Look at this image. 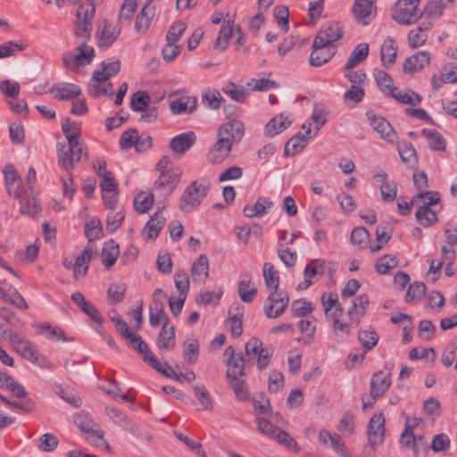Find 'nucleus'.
<instances>
[{"label":"nucleus","mask_w":457,"mask_h":457,"mask_svg":"<svg viewBox=\"0 0 457 457\" xmlns=\"http://www.w3.org/2000/svg\"><path fill=\"white\" fill-rule=\"evenodd\" d=\"M202 102L207 108L211 110H218L225 100L221 96L220 93L214 89L204 94Z\"/></svg>","instance_id":"obj_54"},{"label":"nucleus","mask_w":457,"mask_h":457,"mask_svg":"<svg viewBox=\"0 0 457 457\" xmlns=\"http://www.w3.org/2000/svg\"><path fill=\"white\" fill-rule=\"evenodd\" d=\"M415 218L420 225L428 228L438 221L437 215L435 211H420L417 210Z\"/></svg>","instance_id":"obj_64"},{"label":"nucleus","mask_w":457,"mask_h":457,"mask_svg":"<svg viewBox=\"0 0 457 457\" xmlns=\"http://www.w3.org/2000/svg\"><path fill=\"white\" fill-rule=\"evenodd\" d=\"M245 134V124L233 119L223 123L218 129V139L209 152L207 159L211 163L221 162L230 153L233 145L237 144Z\"/></svg>","instance_id":"obj_1"},{"label":"nucleus","mask_w":457,"mask_h":457,"mask_svg":"<svg viewBox=\"0 0 457 457\" xmlns=\"http://www.w3.org/2000/svg\"><path fill=\"white\" fill-rule=\"evenodd\" d=\"M366 116L374 129L382 138L388 143H395L397 138V134L391 124L382 116L376 115L373 112L369 111Z\"/></svg>","instance_id":"obj_11"},{"label":"nucleus","mask_w":457,"mask_h":457,"mask_svg":"<svg viewBox=\"0 0 457 457\" xmlns=\"http://www.w3.org/2000/svg\"><path fill=\"white\" fill-rule=\"evenodd\" d=\"M165 328V326H162L157 337V345L160 349L169 351L175 346L176 328L175 327H170L169 328Z\"/></svg>","instance_id":"obj_33"},{"label":"nucleus","mask_w":457,"mask_h":457,"mask_svg":"<svg viewBox=\"0 0 457 457\" xmlns=\"http://www.w3.org/2000/svg\"><path fill=\"white\" fill-rule=\"evenodd\" d=\"M397 55V48L395 46V40L387 37L380 48V57L383 66L386 69L391 68L396 60Z\"/></svg>","instance_id":"obj_31"},{"label":"nucleus","mask_w":457,"mask_h":457,"mask_svg":"<svg viewBox=\"0 0 457 457\" xmlns=\"http://www.w3.org/2000/svg\"><path fill=\"white\" fill-rule=\"evenodd\" d=\"M49 92L53 94L54 99L60 101L74 100L81 95L80 87L71 83L54 85Z\"/></svg>","instance_id":"obj_20"},{"label":"nucleus","mask_w":457,"mask_h":457,"mask_svg":"<svg viewBox=\"0 0 457 457\" xmlns=\"http://www.w3.org/2000/svg\"><path fill=\"white\" fill-rule=\"evenodd\" d=\"M96 13V6L92 2L80 4L78 7L75 21V36L87 42L91 37L92 21Z\"/></svg>","instance_id":"obj_4"},{"label":"nucleus","mask_w":457,"mask_h":457,"mask_svg":"<svg viewBox=\"0 0 457 457\" xmlns=\"http://www.w3.org/2000/svg\"><path fill=\"white\" fill-rule=\"evenodd\" d=\"M389 96L395 99L401 104L410 105H417L422 100V97L412 90H410L405 93H395V91H393V93L390 94Z\"/></svg>","instance_id":"obj_57"},{"label":"nucleus","mask_w":457,"mask_h":457,"mask_svg":"<svg viewBox=\"0 0 457 457\" xmlns=\"http://www.w3.org/2000/svg\"><path fill=\"white\" fill-rule=\"evenodd\" d=\"M106 415L118 426L123 429L134 434L135 436H142L144 433L140 426L132 421L126 414L116 408L106 407Z\"/></svg>","instance_id":"obj_16"},{"label":"nucleus","mask_w":457,"mask_h":457,"mask_svg":"<svg viewBox=\"0 0 457 457\" xmlns=\"http://www.w3.org/2000/svg\"><path fill=\"white\" fill-rule=\"evenodd\" d=\"M421 134L428 140L431 150L436 152L445 150L446 141L438 131L423 129Z\"/></svg>","instance_id":"obj_42"},{"label":"nucleus","mask_w":457,"mask_h":457,"mask_svg":"<svg viewBox=\"0 0 457 457\" xmlns=\"http://www.w3.org/2000/svg\"><path fill=\"white\" fill-rule=\"evenodd\" d=\"M397 264L396 255L386 254L377 261L375 270L378 274L384 275L388 273L391 269L396 267Z\"/></svg>","instance_id":"obj_51"},{"label":"nucleus","mask_w":457,"mask_h":457,"mask_svg":"<svg viewBox=\"0 0 457 457\" xmlns=\"http://www.w3.org/2000/svg\"><path fill=\"white\" fill-rule=\"evenodd\" d=\"M197 108L195 96H185L170 103V109L173 114H190Z\"/></svg>","instance_id":"obj_29"},{"label":"nucleus","mask_w":457,"mask_h":457,"mask_svg":"<svg viewBox=\"0 0 457 457\" xmlns=\"http://www.w3.org/2000/svg\"><path fill=\"white\" fill-rule=\"evenodd\" d=\"M120 254L119 245L114 240H109L104 244L102 250L103 263L106 269L111 268Z\"/></svg>","instance_id":"obj_34"},{"label":"nucleus","mask_w":457,"mask_h":457,"mask_svg":"<svg viewBox=\"0 0 457 457\" xmlns=\"http://www.w3.org/2000/svg\"><path fill=\"white\" fill-rule=\"evenodd\" d=\"M430 62V55L428 52H419L408 57L403 63V71L408 73L422 70Z\"/></svg>","instance_id":"obj_30"},{"label":"nucleus","mask_w":457,"mask_h":457,"mask_svg":"<svg viewBox=\"0 0 457 457\" xmlns=\"http://www.w3.org/2000/svg\"><path fill=\"white\" fill-rule=\"evenodd\" d=\"M62 129L68 141V145L74 146L80 140V127L78 123L65 119L62 122Z\"/></svg>","instance_id":"obj_40"},{"label":"nucleus","mask_w":457,"mask_h":457,"mask_svg":"<svg viewBox=\"0 0 457 457\" xmlns=\"http://www.w3.org/2000/svg\"><path fill=\"white\" fill-rule=\"evenodd\" d=\"M154 15L155 6L150 4L149 1L145 3L142 10L136 17L135 29L140 34H145L148 30Z\"/></svg>","instance_id":"obj_22"},{"label":"nucleus","mask_w":457,"mask_h":457,"mask_svg":"<svg viewBox=\"0 0 457 457\" xmlns=\"http://www.w3.org/2000/svg\"><path fill=\"white\" fill-rule=\"evenodd\" d=\"M263 278L266 287L273 289L268 297V303L264 307V312L268 318L275 319L279 317L285 312L289 303V297L287 293L278 290L279 277L272 263L264 262Z\"/></svg>","instance_id":"obj_2"},{"label":"nucleus","mask_w":457,"mask_h":457,"mask_svg":"<svg viewBox=\"0 0 457 457\" xmlns=\"http://www.w3.org/2000/svg\"><path fill=\"white\" fill-rule=\"evenodd\" d=\"M82 156L88 159L87 148L80 140L76 145H69L67 149L63 143L57 144V162L64 170L71 171L74 168L73 162H79Z\"/></svg>","instance_id":"obj_5"},{"label":"nucleus","mask_w":457,"mask_h":457,"mask_svg":"<svg viewBox=\"0 0 457 457\" xmlns=\"http://www.w3.org/2000/svg\"><path fill=\"white\" fill-rule=\"evenodd\" d=\"M187 29L185 22L178 21L174 22L166 34V40L169 45L176 44Z\"/></svg>","instance_id":"obj_61"},{"label":"nucleus","mask_w":457,"mask_h":457,"mask_svg":"<svg viewBox=\"0 0 457 457\" xmlns=\"http://www.w3.org/2000/svg\"><path fill=\"white\" fill-rule=\"evenodd\" d=\"M358 340L366 351L373 349L378 341V335L373 329H363L358 333Z\"/></svg>","instance_id":"obj_49"},{"label":"nucleus","mask_w":457,"mask_h":457,"mask_svg":"<svg viewBox=\"0 0 457 457\" xmlns=\"http://www.w3.org/2000/svg\"><path fill=\"white\" fill-rule=\"evenodd\" d=\"M196 136L193 131L179 134L171 138L170 147L175 155L181 156L195 143Z\"/></svg>","instance_id":"obj_18"},{"label":"nucleus","mask_w":457,"mask_h":457,"mask_svg":"<svg viewBox=\"0 0 457 457\" xmlns=\"http://www.w3.org/2000/svg\"><path fill=\"white\" fill-rule=\"evenodd\" d=\"M385 418L381 412L374 413L368 424V444L364 446V453L374 457L376 449L382 445L385 437Z\"/></svg>","instance_id":"obj_6"},{"label":"nucleus","mask_w":457,"mask_h":457,"mask_svg":"<svg viewBox=\"0 0 457 457\" xmlns=\"http://www.w3.org/2000/svg\"><path fill=\"white\" fill-rule=\"evenodd\" d=\"M398 152L402 162L409 166H412L417 162V154L413 145L407 142H402L398 146Z\"/></svg>","instance_id":"obj_47"},{"label":"nucleus","mask_w":457,"mask_h":457,"mask_svg":"<svg viewBox=\"0 0 457 457\" xmlns=\"http://www.w3.org/2000/svg\"><path fill=\"white\" fill-rule=\"evenodd\" d=\"M27 45L22 41H8L0 46V59L13 56L16 52L23 51Z\"/></svg>","instance_id":"obj_60"},{"label":"nucleus","mask_w":457,"mask_h":457,"mask_svg":"<svg viewBox=\"0 0 457 457\" xmlns=\"http://www.w3.org/2000/svg\"><path fill=\"white\" fill-rule=\"evenodd\" d=\"M228 380L238 400L245 401L248 399L249 391L244 380L239 378H228Z\"/></svg>","instance_id":"obj_63"},{"label":"nucleus","mask_w":457,"mask_h":457,"mask_svg":"<svg viewBox=\"0 0 457 457\" xmlns=\"http://www.w3.org/2000/svg\"><path fill=\"white\" fill-rule=\"evenodd\" d=\"M191 277L194 283L202 284L209 277V260L205 254H201L191 267Z\"/></svg>","instance_id":"obj_24"},{"label":"nucleus","mask_w":457,"mask_h":457,"mask_svg":"<svg viewBox=\"0 0 457 457\" xmlns=\"http://www.w3.org/2000/svg\"><path fill=\"white\" fill-rule=\"evenodd\" d=\"M291 121L284 114H279L271 119L265 127V135L275 136L284 131Z\"/></svg>","instance_id":"obj_39"},{"label":"nucleus","mask_w":457,"mask_h":457,"mask_svg":"<svg viewBox=\"0 0 457 457\" xmlns=\"http://www.w3.org/2000/svg\"><path fill=\"white\" fill-rule=\"evenodd\" d=\"M77 51L78 54L66 53L62 57L65 66L71 71L78 70L79 65L89 64L95 55L94 48L87 45V42H80Z\"/></svg>","instance_id":"obj_8"},{"label":"nucleus","mask_w":457,"mask_h":457,"mask_svg":"<svg viewBox=\"0 0 457 457\" xmlns=\"http://www.w3.org/2000/svg\"><path fill=\"white\" fill-rule=\"evenodd\" d=\"M420 0H398L393 9L392 18L403 25H410L418 21L423 12L419 9Z\"/></svg>","instance_id":"obj_7"},{"label":"nucleus","mask_w":457,"mask_h":457,"mask_svg":"<svg viewBox=\"0 0 457 457\" xmlns=\"http://www.w3.org/2000/svg\"><path fill=\"white\" fill-rule=\"evenodd\" d=\"M329 110L323 104H315L311 120L314 123L313 134L316 135L320 129L326 124Z\"/></svg>","instance_id":"obj_37"},{"label":"nucleus","mask_w":457,"mask_h":457,"mask_svg":"<svg viewBox=\"0 0 457 457\" xmlns=\"http://www.w3.org/2000/svg\"><path fill=\"white\" fill-rule=\"evenodd\" d=\"M312 51L310 55V64L312 66L320 67L333 57L335 52L330 46H321L320 44H315V39L312 42Z\"/></svg>","instance_id":"obj_21"},{"label":"nucleus","mask_w":457,"mask_h":457,"mask_svg":"<svg viewBox=\"0 0 457 457\" xmlns=\"http://www.w3.org/2000/svg\"><path fill=\"white\" fill-rule=\"evenodd\" d=\"M273 440L294 453H299L301 451L297 442L287 432L282 429H280L279 432H277V436Z\"/></svg>","instance_id":"obj_53"},{"label":"nucleus","mask_w":457,"mask_h":457,"mask_svg":"<svg viewBox=\"0 0 457 457\" xmlns=\"http://www.w3.org/2000/svg\"><path fill=\"white\" fill-rule=\"evenodd\" d=\"M15 351L19 353L22 356V358L32 363L36 364L38 361L37 351L35 345L29 340H26Z\"/></svg>","instance_id":"obj_59"},{"label":"nucleus","mask_w":457,"mask_h":457,"mask_svg":"<svg viewBox=\"0 0 457 457\" xmlns=\"http://www.w3.org/2000/svg\"><path fill=\"white\" fill-rule=\"evenodd\" d=\"M391 373L379 370L374 373L370 380V396L378 399L385 395L391 386Z\"/></svg>","instance_id":"obj_17"},{"label":"nucleus","mask_w":457,"mask_h":457,"mask_svg":"<svg viewBox=\"0 0 457 457\" xmlns=\"http://www.w3.org/2000/svg\"><path fill=\"white\" fill-rule=\"evenodd\" d=\"M101 71H95L93 73L92 80L96 83L107 81L110 78L117 75L120 70V62L119 60L112 62H101Z\"/></svg>","instance_id":"obj_27"},{"label":"nucleus","mask_w":457,"mask_h":457,"mask_svg":"<svg viewBox=\"0 0 457 457\" xmlns=\"http://www.w3.org/2000/svg\"><path fill=\"white\" fill-rule=\"evenodd\" d=\"M369 239L370 233L364 227H357L351 233V241L359 249H365Z\"/></svg>","instance_id":"obj_52"},{"label":"nucleus","mask_w":457,"mask_h":457,"mask_svg":"<svg viewBox=\"0 0 457 457\" xmlns=\"http://www.w3.org/2000/svg\"><path fill=\"white\" fill-rule=\"evenodd\" d=\"M210 186V181L207 179L191 182L180 196L179 209L184 213L193 212L201 204L203 199L206 197Z\"/></svg>","instance_id":"obj_3"},{"label":"nucleus","mask_w":457,"mask_h":457,"mask_svg":"<svg viewBox=\"0 0 457 457\" xmlns=\"http://www.w3.org/2000/svg\"><path fill=\"white\" fill-rule=\"evenodd\" d=\"M374 79L379 89L386 96H389L393 91L396 90L394 87V80L392 77L382 70L374 71Z\"/></svg>","instance_id":"obj_41"},{"label":"nucleus","mask_w":457,"mask_h":457,"mask_svg":"<svg viewBox=\"0 0 457 457\" xmlns=\"http://www.w3.org/2000/svg\"><path fill=\"white\" fill-rule=\"evenodd\" d=\"M184 360L188 363H195L199 354V342L195 337H187L184 341Z\"/></svg>","instance_id":"obj_46"},{"label":"nucleus","mask_w":457,"mask_h":457,"mask_svg":"<svg viewBox=\"0 0 457 457\" xmlns=\"http://www.w3.org/2000/svg\"><path fill=\"white\" fill-rule=\"evenodd\" d=\"M150 96L145 91H137L131 97L130 107L135 112H144L149 108Z\"/></svg>","instance_id":"obj_55"},{"label":"nucleus","mask_w":457,"mask_h":457,"mask_svg":"<svg viewBox=\"0 0 457 457\" xmlns=\"http://www.w3.org/2000/svg\"><path fill=\"white\" fill-rule=\"evenodd\" d=\"M352 12L355 21L361 24L367 25L374 19L376 15V7L373 0H355Z\"/></svg>","instance_id":"obj_15"},{"label":"nucleus","mask_w":457,"mask_h":457,"mask_svg":"<svg viewBox=\"0 0 457 457\" xmlns=\"http://www.w3.org/2000/svg\"><path fill=\"white\" fill-rule=\"evenodd\" d=\"M325 272V261L320 259H314L304 269V280L298 284V290L307 289L313 281L312 280L316 276H321Z\"/></svg>","instance_id":"obj_19"},{"label":"nucleus","mask_w":457,"mask_h":457,"mask_svg":"<svg viewBox=\"0 0 457 457\" xmlns=\"http://www.w3.org/2000/svg\"><path fill=\"white\" fill-rule=\"evenodd\" d=\"M5 186L10 195H13V189L20 186L21 189V180L16 168L12 164L5 165L4 169Z\"/></svg>","instance_id":"obj_44"},{"label":"nucleus","mask_w":457,"mask_h":457,"mask_svg":"<svg viewBox=\"0 0 457 457\" xmlns=\"http://www.w3.org/2000/svg\"><path fill=\"white\" fill-rule=\"evenodd\" d=\"M232 33L233 28L230 21H228L226 24L222 25L220 29L219 36L215 41V48L220 51H224L227 49L228 41L232 37Z\"/></svg>","instance_id":"obj_50"},{"label":"nucleus","mask_w":457,"mask_h":457,"mask_svg":"<svg viewBox=\"0 0 457 457\" xmlns=\"http://www.w3.org/2000/svg\"><path fill=\"white\" fill-rule=\"evenodd\" d=\"M273 203L270 201L266 197L259 198L253 205H246L245 206L243 212L244 215L248 218H253L255 216H262L266 213L267 210L271 208Z\"/></svg>","instance_id":"obj_38"},{"label":"nucleus","mask_w":457,"mask_h":457,"mask_svg":"<svg viewBox=\"0 0 457 457\" xmlns=\"http://www.w3.org/2000/svg\"><path fill=\"white\" fill-rule=\"evenodd\" d=\"M426 286L422 282H415L410 285L405 295V302H420L425 295Z\"/></svg>","instance_id":"obj_56"},{"label":"nucleus","mask_w":457,"mask_h":457,"mask_svg":"<svg viewBox=\"0 0 457 457\" xmlns=\"http://www.w3.org/2000/svg\"><path fill=\"white\" fill-rule=\"evenodd\" d=\"M120 336L128 342L129 345L135 350L139 355L143 356L149 349L147 344L143 338L132 332L129 324L124 320H118L114 326Z\"/></svg>","instance_id":"obj_9"},{"label":"nucleus","mask_w":457,"mask_h":457,"mask_svg":"<svg viewBox=\"0 0 457 457\" xmlns=\"http://www.w3.org/2000/svg\"><path fill=\"white\" fill-rule=\"evenodd\" d=\"M161 212L162 209H159L157 212H155L144 228L145 231H147V237L149 239L154 240L157 238L160 231L164 227L165 218L160 214Z\"/></svg>","instance_id":"obj_36"},{"label":"nucleus","mask_w":457,"mask_h":457,"mask_svg":"<svg viewBox=\"0 0 457 457\" xmlns=\"http://www.w3.org/2000/svg\"><path fill=\"white\" fill-rule=\"evenodd\" d=\"M154 203V195L144 192L138 194L134 199L135 210L139 213H145L150 210Z\"/></svg>","instance_id":"obj_58"},{"label":"nucleus","mask_w":457,"mask_h":457,"mask_svg":"<svg viewBox=\"0 0 457 457\" xmlns=\"http://www.w3.org/2000/svg\"><path fill=\"white\" fill-rule=\"evenodd\" d=\"M344 31L339 22H327L315 37V44L330 46L343 37Z\"/></svg>","instance_id":"obj_13"},{"label":"nucleus","mask_w":457,"mask_h":457,"mask_svg":"<svg viewBox=\"0 0 457 457\" xmlns=\"http://www.w3.org/2000/svg\"><path fill=\"white\" fill-rule=\"evenodd\" d=\"M37 332L51 340L62 342L71 341V339L66 337L63 330L60 328L52 327L49 324H40L37 328Z\"/></svg>","instance_id":"obj_45"},{"label":"nucleus","mask_w":457,"mask_h":457,"mask_svg":"<svg viewBox=\"0 0 457 457\" xmlns=\"http://www.w3.org/2000/svg\"><path fill=\"white\" fill-rule=\"evenodd\" d=\"M318 441L326 447H331L336 453L342 457H349L350 452L343 442L341 436L337 433H330L328 430L322 428L319 432Z\"/></svg>","instance_id":"obj_12"},{"label":"nucleus","mask_w":457,"mask_h":457,"mask_svg":"<svg viewBox=\"0 0 457 457\" xmlns=\"http://www.w3.org/2000/svg\"><path fill=\"white\" fill-rule=\"evenodd\" d=\"M225 95L238 103H244L248 96V91L244 87H238L233 82H228L222 87Z\"/></svg>","instance_id":"obj_48"},{"label":"nucleus","mask_w":457,"mask_h":457,"mask_svg":"<svg viewBox=\"0 0 457 457\" xmlns=\"http://www.w3.org/2000/svg\"><path fill=\"white\" fill-rule=\"evenodd\" d=\"M120 30L115 27L105 25L99 37L100 46H110L120 35Z\"/></svg>","instance_id":"obj_62"},{"label":"nucleus","mask_w":457,"mask_h":457,"mask_svg":"<svg viewBox=\"0 0 457 457\" xmlns=\"http://www.w3.org/2000/svg\"><path fill=\"white\" fill-rule=\"evenodd\" d=\"M227 364V378H239L245 375V357L239 353L237 356L228 358Z\"/></svg>","instance_id":"obj_43"},{"label":"nucleus","mask_w":457,"mask_h":457,"mask_svg":"<svg viewBox=\"0 0 457 457\" xmlns=\"http://www.w3.org/2000/svg\"><path fill=\"white\" fill-rule=\"evenodd\" d=\"M370 304L369 296L365 294L360 295L354 301L348 311V316L352 324L357 326L361 319L364 316Z\"/></svg>","instance_id":"obj_25"},{"label":"nucleus","mask_w":457,"mask_h":457,"mask_svg":"<svg viewBox=\"0 0 457 457\" xmlns=\"http://www.w3.org/2000/svg\"><path fill=\"white\" fill-rule=\"evenodd\" d=\"M181 174L182 170L179 167H177L176 170H172V171L161 173L154 183L155 189L163 196L170 195L177 187Z\"/></svg>","instance_id":"obj_14"},{"label":"nucleus","mask_w":457,"mask_h":457,"mask_svg":"<svg viewBox=\"0 0 457 457\" xmlns=\"http://www.w3.org/2000/svg\"><path fill=\"white\" fill-rule=\"evenodd\" d=\"M368 55L369 45L367 43L358 44L351 53L344 69L349 70L351 68H354L357 64L366 60Z\"/></svg>","instance_id":"obj_35"},{"label":"nucleus","mask_w":457,"mask_h":457,"mask_svg":"<svg viewBox=\"0 0 457 457\" xmlns=\"http://www.w3.org/2000/svg\"><path fill=\"white\" fill-rule=\"evenodd\" d=\"M252 276L248 272H243L238 281V295L244 303H252L257 295V288L251 287Z\"/></svg>","instance_id":"obj_26"},{"label":"nucleus","mask_w":457,"mask_h":457,"mask_svg":"<svg viewBox=\"0 0 457 457\" xmlns=\"http://www.w3.org/2000/svg\"><path fill=\"white\" fill-rule=\"evenodd\" d=\"M13 196L20 199L21 212L27 215H36L41 212V205L34 191L22 192L20 186L13 189Z\"/></svg>","instance_id":"obj_10"},{"label":"nucleus","mask_w":457,"mask_h":457,"mask_svg":"<svg viewBox=\"0 0 457 457\" xmlns=\"http://www.w3.org/2000/svg\"><path fill=\"white\" fill-rule=\"evenodd\" d=\"M92 256L93 251L89 246H86L81 253L77 256L73 263V276L76 279L86 277Z\"/></svg>","instance_id":"obj_23"},{"label":"nucleus","mask_w":457,"mask_h":457,"mask_svg":"<svg viewBox=\"0 0 457 457\" xmlns=\"http://www.w3.org/2000/svg\"><path fill=\"white\" fill-rule=\"evenodd\" d=\"M142 359L145 362H146L150 367H152L154 370H155L157 372L161 373L162 375L170 378H174L175 380L181 382L179 378V373H177L169 364L167 361H165V366L167 369H163L159 361L154 357L150 348L147 350V352L142 356Z\"/></svg>","instance_id":"obj_28"},{"label":"nucleus","mask_w":457,"mask_h":457,"mask_svg":"<svg viewBox=\"0 0 457 457\" xmlns=\"http://www.w3.org/2000/svg\"><path fill=\"white\" fill-rule=\"evenodd\" d=\"M311 137L312 136H303L302 132H298L286 143L284 147V155L287 157L294 156L302 152Z\"/></svg>","instance_id":"obj_32"}]
</instances>
